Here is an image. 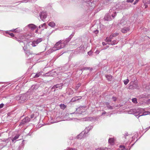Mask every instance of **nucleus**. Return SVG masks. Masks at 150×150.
I'll use <instances>...</instances> for the list:
<instances>
[{"label": "nucleus", "instance_id": "nucleus-10", "mask_svg": "<svg viewBox=\"0 0 150 150\" xmlns=\"http://www.w3.org/2000/svg\"><path fill=\"white\" fill-rule=\"evenodd\" d=\"M15 39L20 42H23V41H25L26 39V36L25 35H21L18 38L15 37Z\"/></svg>", "mask_w": 150, "mask_h": 150}, {"label": "nucleus", "instance_id": "nucleus-25", "mask_svg": "<svg viewBox=\"0 0 150 150\" xmlns=\"http://www.w3.org/2000/svg\"><path fill=\"white\" fill-rule=\"evenodd\" d=\"M109 143L111 145H113L114 144V140L113 138H110L108 140Z\"/></svg>", "mask_w": 150, "mask_h": 150}, {"label": "nucleus", "instance_id": "nucleus-63", "mask_svg": "<svg viewBox=\"0 0 150 150\" xmlns=\"http://www.w3.org/2000/svg\"><path fill=\"white\" fill-rule=\"evenodd\" d=\"M125 150H128V149H125Z\"/></svg>", "mask_w": 150, "mask_h": 150}, {"label": "nucleus", "instance_id": "nucleus-2", "mask_svg": "<svg viewBox=\"0 0 150 150\" xmlns=\"http://www.w3.org/2000/svg\"><path fill=\"white\" fill-rule=\"evenodd\" d=\"M28 98V93H26L21 94L16 97V100L19 101V102L21 103H23L25 101L27 100Z\"/></svg>", "mask_w": 150, "mask_h": 150}, {"label": "nucleus", "instance_id": "nucleus-64", "mask_svg": "<svg viewBox=\"0 0 150 150\" xmlns=\"http://www.w3.org/2000/svg\"><path fill=\"white\" fill-rule=\"evenodd\" d=\"M149 3L150 4V1H149Z\"/></svg>", "mask_w": 150, "mask_h": 150}, {"label": "nucleus", "instance_id": "nucleus-57", "mask_svg": "<svg viewBox=\"0 0 150 150\" xmlns=\"http://www.w3.org/2000/svg\"><path fill=\"white\" fill-rule=\"evenodd\" d=\"M38 29H37L35 31V33H37L38 32Z\"/></svg>", "mask_w": 150, "mask_h": 150}, {"label": "nucleus", "instance_id": "nucleus-56", "mask_svg": "<svg viewBox=\"0 0 150 150\" xmlns=\"http://www.w3.org/2000/svg\"><path fill=\"white\" fill-rule=\"evenodd\" d=\"M41 28V25L39 26L38 28H39V29H40V28Z\"/></svg>", "mask_w": 150, "mask_h": 150}, {"label": "nucleus", "instance_id": "nucleus-11", "mask_svg": "<svg viewBox=\"0 0 150 150\" xmlns=\"http://www.w3.org/2000/svg\"><path fill=\"white\" fill-rule=\"evenodd\" d=\"M74 36V34H71L69 37L66 38V39L64 40H63L62 42L64 44V46H65L70 41L71 38H72L73 36Z\"/></svg>", "mask_w": 150, "mask_h": 150}, {"label": "nucleus", "instance_id": "nucleus-39", "mask_svg": "<svg viewBox=\"0 0 150 150\" xmlns=\"http://www.w3.org/2000/svg\"><path fill=\"white\" fill-rule=\"evenodd\" d=\"M132 100L133 102L134 103H137V100L136 98H134L132 99Z\"/></svg>", "mask_w": 150, "mask_h": 150}, {"label": "nucleus", "instance_id": "nucleus-36", "mask_svg": "<svg viewBox=\"0 0 150 150\" xmlns=\"http://www.w3.org/2000/svg\"><path fill=\"white\" fill-rule=\"evenodd\" d=\"M60 106L62 109H64L66 108V106L64 104H62L60 105Z\"/></svg>", "mask_w": 150, "mask_h": 150}, {"label": "nucleus", "instance_id": "nucleus-59", "mask_svg": "<svg viewBox=\"0 0 150 150\" xmlns=\"http://www.w3.org/2000/svg\"><path fill=\"white\" fill-rule=\"evenodd\" d=\"M125 149H124V148H122L121 149V150H125Z\"/></svg>", "mask_w": 150, "mask_h": 150}, {"label": "nucleus", "instance_id": "nucleus-1", "mask_svg": "<svg viewBox=\"0 0 150 150\" xmlns=\"http://www.w3.org/2000/svg\"><path fill=\"white\" fill-rule=\"evenodd\" d=\"M116 8L115 7H113L110 10L109 14H106L104 17L105 20L110 21L114 18L116 15V12L115 11Z\"/></svg>", "mask_w": 150, "mask_h": 150}, {"label": "nucleus", "instance_id": "nucleus-4", "mask_svg": "<svg viewBox=\"0 0 150 150\" xmlns=\"http://www.w3.org/2000/svg\"><path fill=\"white\" fill-rule=\"evenodd\" d=\"M144 109H142L137 112H136L135 115L138 118L140 117L146 115H150V112L149 111L144 112Z\"/></svg>", "mask_w": 150, "mask_h": 150}, {"label": "nucleus", "instance_id": "nucleus-5", "mask_svg": "<svg viewBox=\"0 0 150 150\" xmlns=\"http://www.w3.org/2000/svg\"><path fill=\"white\" fill-rule=\"evenodd\" d=\"M96 0H89L87 2V6L90 10L93 9L96 6Z\"/></svg>", "mask_w": 150, "mask_h": 150}, {"label": "nucleus", "instance_id": "nucleus-12", "mask_svg": "<svg viewBox=\"0 0 150 150\" xmlns=\"http://www.w3.org/2000/svg\"><path fill=\"white\" fill-rule=\"evenodd\" d=\"M86 136V134L83 131L77 136L76 138L78 139H81L85 137Z\"/></svg>", "mask_w": 150, "mask_h": 150}, {"label": "nucleus", "instance_id": "nucleus-53", "mask_svg": "<svg viewBox=\"0 0 150 150\" xmlns=\"http://www.w3.org/2000/svg\"><path fill=\"white\" fill-rule=\"evenodd\" d=\"M102 44L103 45H106L107 44L106 43H105L104 42H102Z\"/></svg>", "mask_w": 150, "mask_h": 150}, {"label": "nucleus", "instance_id": "nucleus-37", "mask_svg": "<svg viewBox=\"0 0 150 150\" xmlns=\"http://www.w3.org/2000/svg\"><path fill=\"white\" fill-rule=\"evenodd\" d=\"M129 82V80L128 79H126L124 81V83L125 85H126L127 84V83H128Z\"/></svg>", "mask_w": 150, "mask_h": 150}, {"label": "nucleus", "instance_id": "nucleus-55", "mask_svg": "<svg viewBox=\"0 0 150 150\" xmlns=\"http://www.w3.org/2000/svg\"><path fill=\"white\" fill-rule=\"evenodd\" d=\"M78 98V100H79V99H80L82 97H81V96H77Z\"/></svg>", "mask_w": 150, "mask_h": 150}, {"label": "nucleus", "instance_id": "nucleus-38", "mask_svg": "<svg viewBox=\"0 0 150 150\" xmlns=\"http://www.w3.org/2000/svg\"><path fill=\"white\" fill-rule=\"evenodd\" d=\"M6 33L8 34L9 35H10L12 37H13L14 36V34L13 33H10L8 32H6Z\"/></svg>", "mask_w": 150, "mask_h": 150}, {"label": "nucleus", "instance_id": "nucleus-13", "mask_svg": "<svg viewBox=\"0 0 150 150\" xmlns=\"http://www.w3.org/2000/svg\"><path fill=\"white\" fill-rule=\"evenodd\" d=\"M40 16L41 19L43 21L47 17V14L46 12H42L40 14Z\"/></svg>", "mask_w": 150, "mask_h": 150}, {"label": "nucleus", "instance_id": "nucleus-49", "mask_svg": "<svg viewBox=\"0 0 150 150\" xmlns=\"http://www.w3.org/2000/svg\"><path fill=\"white\" fill-rule=\"evenodd\" d=\"M134 0H127V2L132 3L133 1Z\"/></svg>", "mask_w": 150, "mask_h": 150}, {"label": "nucleus", "instance_id": "nucleus-3", "mask_svg": "<svg viewBox=\"0 0 150 150\" xmlns=\"http://www.w3.org/2000/svg\"><path fill=\"white\" fill-rule=\"evenodd\" d=\"M63 41V40H60L59 41L57 42L54 46L51 49V51L52 52L59 50L64 47L65 46L64 45V44L62 42Z\"/></svg>", "mask_w": 150, "mask_h": 150}, {"label": "nucleus", "instance_id": "nucleus-54", "mask_svg": "<svg viewBox=\"0 0 150 150\" xmlns=\"http://www.w3.org/2000/svg\"><path fill=\"white\" fill-rule=\"evenodd\" d=\"M106 113V112L105 111H104L102 113V115H103L104 114H105Z\"/></svg>", "mask_w": 150, "mask_h": 150}, {"label": "nucleus", "instance_id": "nucleus-58", "mask_svg": "<svg viewBox=\"0 0 150 150\" xmlns=\"http://www.w3.org/2000/svg\"><path fill=\"white\" fill-rule=\"evenodd\" d=\"M148 101L149 103H150V99L148 100Z\"/></svg>", "mask_w": 150, "mask_h": 150}, {"label": "nucleus", "instance_id": "nucleus-16", "mask_svg": "<svg viewBox=\"0 0 150 150\" xmlns=\"http://www.w3.org/2000/svg\"><path fill=\"white\" fill-rule=\"evenodd\" d=\"M26 27H28L32 30H33L36 28L37 26L33 24H30L28 25Z\"/></svg>", "mask_w": 150, "mask_h": 150}, {"label": "nucleus", "instance_id": "nucleus-32", "mask_svg": "<svg viewBox=\"0 0 150 150\" xmlns=\"http://www.w3.org/2000/svg\"><path fill=\"white\" fill-rule=\"evenodd\" d=\"M120 23L122 25H123L126 23V22L124 19H122L120 21Z\"/></svg>", "mask_w": 150, "mask_h": 150}, {"label": "nucleus", "instance_id": "nucleus-23", "mask_svg": "<svg viewBox=\"0 0 150 150\" xmlns=\"http://www.w3.org/2000/svg\"><path fill=\"white\" fill-rule=\"evenodd\" d=\"M105 104L108 109L111 110L113 108V106H110V105L109 103L108 102H106L105 103Z\"/></svg>", "mask_w": 150, "mask_h": 150}, {"label": "nucleus", "instance_id": "nucleus-42", "mask_svg": "<svg viewBox=\"0 0 150 150\" xmlns=\"http://www.w3.org/2000/svg\"><path fill=\"white\" fill-rule=\"evenodd\" d=\"M81 85L80 83H78L77 84L76 86V88L77 89L78 88L80 87V85Z\"/></svg>", "mask_w": 150, "mask_h": 150}, {"label": "nucleus", "instance_id": "nucleus-52", "mask_svg": "<svg viewBox=\"0 0 150 150\" xmlns=\"http://www.w3.org/2000/svg\"><path fill=\"white\" fill-rule=\"evenodd\" d=\"M31 118L32 119L33 118L35 117L34 115V114H32L30 116Z\"/></svg>", "mask_w": 150, "mask_h": 150}, {"label": "nucleus", "instance_id": "nucleus-26", "mask_svg": "<svg viewBox=\"0 0 150 150\" xmlns=\"http://www.w3.org/2000/svg\"><path fill=\"white\" fill-rule=\"evenodd\" d=\"M42 72L40 71L38 72L37 74H36L35 76H34V78H38L41 75H42Z\"/></svg>", "mask_w": 150, "mask_h": 150}, {"label": "nucleus", "instance_id": "nucleus-62", "mask_svg": "<svg viewBox=\"0 0 150 150\" xmlns=\"http://www.w3.org/2000/svg\"><path fill=\"white\" fill-rule=\"evenodd\" d=\"M1 133H0V137H1Z\"/></svg>", "mask_w": 150, "mask_h": 150}, {"label": "nucleus", "instance_id": "nucleus-40", "mask_svg": "<svg viewBox=\"0 0 150 150\" xmlns=\"http://www.w3.org/2000/svg\"><path fill=\"white\" fill-rule=\"evenodd\" d=\"M67 69H65L64 67H63L61 69V73L67 70Z\"/></svg>", "mask_w": 150, "mask_h": 150}, {"label": "nucleus", "instance_id": "nucleus-27", "mask_svg": "<svg viewBox=\"0 0 150 150\" xmlns=\"http://www.w3.org/2000/svg\"><path fill=\"white\" fill-rule=\"evenodd\" d=\"M106 77L107 80L109 81H111L112 79V76L111 75H106Z\"/></svg>", "mask_w": 150, "mask_h": 150}, {"label": "nucleus", "instance_id": "nucleus-60", "mask_svg": "<svg viewBox=\"0 0 150 150\" xmlns=\"http://www.w3.org/2000/svg\"><path fill=\"white\" fill-rule=\"evenodd\" d=\"M108 47V46H107V47L105 48H104V49H106Z\"/></svg>", "mask_w": 150, "mask_h": 150}, {"label": "nucleus", "instance_id": "nucleus-44", "mask_svg": "<svg viewBox=\"0 0 150 150\" xmlns=\"http://www.w3.org/2000/svg\"><path fill=\"white\" fill-rule=\"evenodd\" d=\"M146 88L147 89H150V83L148 85L146 86Z\"/></svg>", "mask_w": 150, "mask_h": 150}, {"label": "nucleus", "instance_id": "nucleus-22", "mask_svg": "<svg viewBox=\"0 0 150 150\" xmlns=\"http://www.w3.org/2000/svg\"><path fill=\"white\" fill-rule=\"evenodd\" d=\"M22 29H20L19 28H17L15 29L12 30L10 31H12L13 32H14V33H19V32L22 31Z\"/></svg>", "mask_w": 150, "mask_h": 150}, {"label": "nucleus", "instance_id": "nucleus-20", "mask_svg": "<svg viewBox=\"0 0 150 150\" xmlns=\"http://www.w3.org/2000/svg\"><path fill=\"white\" fill-rule=\"evenodd\" d=\"M52 73H56V71H51L50 72H49L48 73H46V74H45V75H46V76H52L53 75H55V74H52Z\"/></svg>", "mask_w": 150, "mask_h": 150}, {"label": "nucleus", "instance_id": "nucleus-19", "mask_svg": "<svg viewBox=\"0 0 150 150\" xmlns=\"http://www.w3.org/2000/svg\"><path fill=\"white\" fill-rule=\"evenodd\" d=\"M113 37V35L111 34L110 35L109 37H107L105 40L107 42H111L112 39Z\"/></svg>", "mask_w": 150, "mask_h": 150}, {"label": "nucleus", "instance_id": "nucleus-31", "mask_svg": "<svg viewBox=\"0 0 150 150\" xmlns=\"http://www.w3.org/2000/svg\"><path fill=\"white\" fill-rule=\"evenodd\" d=\"M77 49L78 50H81L79 52H82L84 50V47L83 46H81L79 48H78Z\"/></svg>", "mask_w": 150, "mask_h": 150}, {"label": "nucleus", "instance_id": "nucleus-41", "mask_svg": "<svg viewBox=\"0 0 150 150\" xmlns=\"http://www.w3.org/2000/svg\"><path fill=\"white\" fill-rule=\"evenodd\" d=\"M112 34L113 35V37H115L117 36L118 35H119V33H114L113 34Z\"/></svg>", "mask_w": 150, "mask_h": 150}, {"label": "nucleus", "instance_id": "nucleus-17", "mask_svg": "<svg viewBox=\"0 0 150 150\" xmlns=\"http://www.w3.org/2000/svg\"><path fill=\"white\" fill-rule=\"evenodd\" d=\"M93 128V127L92 126H89L88 127H86L83 132H85V133L87 134L89 131L91 129Z\"/></svg>", "mask_w": 150, "mask_h": 150}, {"label": "nucleus", "instance_id": "nucleus-6", "mask_svg": "<svg viewBox=\"0 0 150 150\" xmlns=\"http://www.w3.org/2000/svg\"><path fill=\"white\" fill-rule=\"evenodd\" d=\"M43 39L42 38H39L36 40H35L32 41H30L29 42V45H31L32 47L36 46L40 42L42 41Z\"/></svg>", "mask_w": 150, "mask_h": 150}, {"label": "nucleus", "instance_id": "nucleus-48", "mask_svg": "<svg viewBox=\"0 0 150 150\" xmlns=\"http://www.w3.org/2000/svg\"><path fill=\"white\" fill-rule=\"evenodd\" d=\"M92 54V52L91 51H90L89 52H88V54L89 55H91Z\"/></svg>", "mask_w": 150, "mask_h": 150}, {"label": "nucleus", "instance_id": "nucleus-21", "mask_svg": "<svg viewBox=\"0 0 150 150\" xmlns=\"http://www.w3.org/2000/svg\"><path fill=\"white\" fill-rule=\"evenodd\" d=\"M150 97V95L146 93L141 95L140 97L141 98H148Z\"/></svg>", "mask_w": 150, "mask_h": 150}, {"label": "nucleus", "instance_id": "nucleus-14", "mask_svg": "<svg viewBox=\"0 0 150 150\" xmlns=\"http://www.w3.org/2000/svg\"><path fill=\"white\" fill-rule=\"evenodd\" d=\"M30 120V118L28 117H25L23 119L20 124V125H22L25 124L26 122H29Z\"/></svg>", "mask_w": 150, "mask_h": 150}, {"label": "nucleus", "instance_id": "nucleus-18", "mask_svg": "<svg viewBox=\"0 0 150 150\" xmlns=\"http://www.w3.org/2000/svg\"><path fill=\"white\" fill-rule=\"evenodd\" d=\"M20 135V134H16L14 137L12 138L11 140L12 142H16V140L18 138Z\"/></svg>", "mask_w": 150, "mask_h": 150}, {"label": "nucleus", "instance_id": "nucleus-34", "mask_svg": "<svg viewBox=\"0 0 150 150\" xmlns=\"http://www.w3.org/2000/svg\"><path fill=\"white\" fill-rule=\"evenodd\" d=\"M78 97L77 96L73 98L71 100V101H75L77 100H78Z\"/></svg>", "mask_w": 150, "mask_h": 150}, {"label": "nucleus", "instance_id": "nucleus-8", "mask_svg": "<svg viewBox=\"0 0 150 150\" xmlns=\"http://www.w3.org/2000/svg\"><path fill=\"white\" fill-rule=\"evenodd\" d=\"M84 108V106H80L76 109V111L77 112L75 114H74V113H73V114L75 115H78L77 113H78L79 114H81L82 112H83L84 111V109H83V108Z\"/></svg>", "mask_w": 150, "mask_h": 150}, {"label": "nucleus", "instance_id": "nucleus-43", "mask_svg": "<svg viewBox=\"0 0 150 150\" xmlns=\"http://www.w3.org/2000/svg\"><path fill=\"white\" fill-rule=\"evenodd\" d=\"M131 83H131V84H130V86H129V88H135L136 86H132V85H131Z\"/></svg>", "mask_w": 150, "mask_h": 150}, {"label": "nucleus", "instance_id": "nucleus-51", "mask_svg": "<svg viewBox=\"0 0 150 150\" xmlns=\"http://www.w3.org/2000/svg\"><path fill=\"white\" fill-rule=\"evenodd\" d=\"M4 104L2 103L0 104V108H3L4 106Z\"/></svg>", "mask_w": 150, "mask_h": 150}, {"label": "nucleus", "instance_id": "nucleus-29", "mask_svg": "<svg viewBox=\"0 0 150 150\" xmlns=\"http://www.w3.org/2000/svg\"><path fill=\"white\" fill-rule=\"evenodd\" d=\"M111 42V43H108V44L109 45L110 44L111 45H114L116 44L118 42L116 40H114L112 41H111V42Z\"/></svg>", "mask_w": 150, "mask_h": 150}, {"label": "nucleus", "instance_id": "nucleus-30", "mask_svg": "<svg viewBox=\"0 0 150 150\" xmlns=\"http://www.w3.org/2000/svg\"><path fill=\"white\" fill-rule=\"evenodd\" d=\"M38 88V86L36 85H33L31 87V89L33 91L37 89Z\"/></svg>", "mask_w": 150, "mask_h": 150}, {"label": "nucleus", "instance_id": "nucleus-24", "mask_svg": "<svg viewBox=\"0 0 150 150\" xmlns=\"http://www.w3.org/2000/svg\"><path fill=\"white\" fill-rule=\"evenodd\" d=\"M48 25L51 27H54L55 25V23L54 22H51L49 23Z\"/></svg>", "mask_w": 150, "mask_h": 150}, {"label": "nucleus", "instance_id": "nucleus-28", "mask_svg": "<svg viewBox=\"0 0 150 150\" xmlns=\"http://www.w3.org/2000/svg\"><path fill=\"white\" fill-rule=\"evenodd\" d=\"M41 26L42 28V30H43L45 28L46 29L47 28V26L46 25L45 23L41 24Z\"/></svg>", "mask_w": 150, "mask_h": 150}, {"label": "nucleus", "instance_id": "nucleus-45", "mask_svg": "<svg viewBox=\"0 0 150 150\" xmlns=\"http://www.w3.org/2000/svg\"><path fill=\"white\" fill-rule=\"evenodd\" d=\"M139 0H135V1L133 3V4L134 5H135L138 2V1Z\"/></svg>", "mask_w": 150, "mask_h": 150}, {"label": "nucleus", "instance_id": "nucleus-50", "mask_svg": "<svg viewBox=\"0 0 150 150\" xmlns=\"http://www.w3.org/2000/svg\"><path fill=\"white\" fill-rule=\"evenodd\" d=\"M120 148H124V149H125V147L123 146V145H120Z\"/></svg>", "mask_w": 150, "mask_h": 150}, {"label": "nucleus", "instance_id": "nucleus-33", "mask_svg": "<svg viewBox=\"0 0 150 150\" xmlns=\"http://www.w3.org/2000/svg\"><path fill=\"white\" fill-rule=\"evenodd\" d=\"M108 148H100L97 149L96 150H108Z\"/></svg>", "mask_w": 150, "mask_h": 150}, {"label": "nucleus", "instance_id": "nucleus-15", "mask_svg": "<svg viewBox=\"0 0 150 150\" xmlns=\"http://www.w3.org/2000/svg\"><path fill=\"white\" fill-rule=\"evenodd\" d=\"M130 28L128 27H124L121 29V31L123 33H125L129 31Z\"/></svg>", "mask_w": 150, "mask_h": 150}, {"label": "nucleus", "instance_id": "nucleus-61", "mask_svg": "<svg viewBox=\"0 0 150 150\" xmlns=\"http://www.w3.org/2000/svg\"><path fill=\"white\" fill-rule=\"evenodd\" d=\"M6 142H8V139H6Z\"/></svg>", "mask_w": 150, "mask_h": 150}, {"label": "nucleus", "instance_id": "nucleus-9", "mask_svg": "<svg viewBox=\"0 0 150 150\" xmlns=\"http://www.w3.org/2000/svg\"><path fill=\"white\" fill-rule=\"evenodd\" d=\"M63 86V83H60L59 84H57L55 85H54L52 88V91H55V88H58L59 89H61Z\"/></svg>", "mask_w": 150, "mask_h": 150}, {"label": "nucleus", "instance_id": "nucleus-35", "mask_svg": "<svg viewBox=\"0 0 150 150\" xmlns=\"http://www.w3.org/2000/svg\"><path fill=\"white\" fill-rule=\"evenodd\" d=\"M65 150H78L74 148L68 147Z\"/></svg>", "mask_w": 150, "mask_h": 150}, {"label": "nucleus", "instance_id": "nucleus-46", "mask_svg": "<svg viewBox=\"0 0 150 150\" xmlns=\"http://www.w3.org/2000/svg\"><path fill=\"white\" fill-rule=\"evenodd\" d=\"M99 31L98 30H96L93 31V33L96 34H97L98 33Z\"/></svg>", "mask_w": 150, "mask_h": 150}, {"label": "nucleus", "instance_id": "nucleus-7", "mask_svg": "<svg viewBox=\"0 0 150 150\" xmlns=\"http://www.w3.org/2000/svg\"><path fill=\"white\" fill-rule=\"evenodd\" d=\"M26 47H25V46L23 47V49L24 50L26 56L27 57L29 56L30 58H32V57H33L34 54L30 52L29 50H26Z\"/></svg>", "mask_w": 150, "mask_h": 150}, {"label": "nucleus", "instance_id": "nucleus-47", "mask_svg": "<svg viewBox=\"0 0 150 150\" xmlns=\"http://www.w3.org/2000/svg\"><path fill=\"white\" fill-rule=\"evenodd\" d=\"M112 99L114 101H115L116 100L117 98L115 97H112Z\"/></svg>", "mask_w": 150, "mask_h": 150}]
</instances>
